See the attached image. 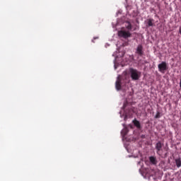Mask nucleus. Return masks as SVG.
Segmentation results:
<instances>
[{
	"mask_svg": "<svg viewBox=\"0 0 181 181\" xmlns=\"http://www.w3.org/2000/svg\"><path fill=\"white\" fill-rule=\"evenodd\" d=\"M136 53L139 54V56H143L144 55V47H142L141 45H139Z\"/></svg>",
	"mask_w": 181,
	"mask_h": 181,
	"instance_id": "nucleus-4",
	"label": "nucleus"
},
{
	"mask_svg": "<svg viewBox=\"0 0 181 181\" xmlns=\"http://www.w3.org/2000/svg\"><path fill=\"white\" fill-rule=\"evenodd\" d=\"M147 26L149 28L153 26V19L149 18L147 20Z\"/></svg>",
	"mask_w": 181,
	"mask_h": 181,
	"instance_id": "nucleus-9",
	"label": "nucleus"
},
{
	"mask_svg": "<svg viewBox=\"0 0 181 181\" xmlns=\"http://www.w3.org/2000/svg\"><path fill=\"white\" fill-rule=\"evenodd\" d=\"M156 149L157 150V153H159V151H160V149H162V143L160 141H158L156 144Z\"/></svg>",
	"mask_w": 181,
	"mask_h": 181,
	"instance_id": "nucleus-7",
	"label": "nucleus"
},
{
	"mask_svg": "<svg viewBox=\"0 0 181 181\" xmlns=\"http://www.w3.org/2000/svg\"><path fill=\"white\" fill-rule=\"evenodd\" d=\"M94 39H98V37H94Z\"/></svg>",
	"mask_w": 181,
	"mask_h": 181,
	"instance_id": "nucleus-15",
	"label": "nucleus"
},
{
	"mask_svg": "<svg viewBox=\"0 0 181 181\" xmlns=\"http://www.w3.org/2000/svg\"><path fill=\"white\" fill-rule=\"evenodd\" d=\"M141 138H145V136H141Z\"/></svg>",
	"mask_w": 181,
	"mask_h": 181,
	"instance_id": "nucleus-14",
	"label": "nucleus"
},
{
	"mask_svg": "<svg viewBox=\"0 0 181 181\" xmlns=\"http://www.w3.org/2000/svg\"><path fill=\"white\" fill-rule=\"evenodd\" d=\"M158 71H160V73H165V71L168 70V64H166V62H162L158 65Z\"/></svg>",
	"mask_w": 181,
	"mask_h": 181,
	"instance_id": "nucleus-3",
	"label": "nucleus"
},
{
	"mask_svg": "<svg viewBox=\"0 0 181 181\" xmlns=\"http://www.w3.org/2000/svg\"><path fill=\"white\" fill-rule=\"evenodd\" d=\"M118 36L119 37H123L124 39H128V37H131L132 34L129 31L120 30L118 31Z\"/></svg>",
	"mask_w": 181,
	"mask_h": 181,
	"instance_id": "nucleus-2",
	"label": "nucleus"
},
{
	"mask_svg": "<svg viewBox=\"0 0 181 181\" xmlns=\"http://www.w3.org/2000/svg\"><path fill=\"white\" fill-rule=\"evenodd\" d=\"M130 77L133 81H136L141 78V72L135 69H129Z\"/></svg>",
	"mask_w": 181,
	"mask_h": 181,
	"instance_id": "nucleus-1",
	"label": "nucleus"
},
{
	"mask_svg": "<svg viewBox=\"0 0 181 181\" xmlns=\"http://www.w3.org/2000/svg\"><path fill=\"white\" fill-rule=\"evenodd\" d=\"M155 118H156V119L160 118V112H158L155 116Z\"/></svg>",
	"mask_w": 181,
	"mask_h": 181,
	"instance_id": "nucleus-13",
	"label": "nucleus"
},
{
	"mask_svg": "<svg viewBox=\"0 0 181 181\" xmlns=\"http://www.w3.org/2000/svg\"><path fill=\"white\" fill-rule=\"evenodd\" d=\"M128 129H124L122 131V134L123 135V136H125L127 134H128Z\"/></svg>",
	"mask_w": 181,
	"mask_h": 181,
	"instance_id": "nucleus-12",
	"label": "nucleus"
},
{
	"mask_svg": "<svg viewBox=\"0 0 181 181\" xmlns=\"http://www.w3.org/2000/svg\"><path fill=\"white\" fill-rule=\"evenodd\" d=\"M115 87L117 91H119V90H121V78L119 77H117V80L115 83Z\"/></svg>",
	"mask_w": 181,
	"mask_h": 181,
	"instance_id": "nucleus-5",
	"label": "nucleus"
},
{
	"mask_svg": "<svg viewBox=\"0 0 181 181\" xmlns=\"http://www.w3.org/2000/svg\"><path fill=\"white\" fill-rule=\"evenodd\" d=\"M133 124L134 127H136V128H138V129H141V123L139 122V121L134 119L133 120Z\"/></svg>",
	"mask_w": 181,
	"mask_h": 181,
	"instance_id": "nucleus-8",
	"label": "nucleus"
},
{
	"mask_svg": "<svg viewBox=\"0 0 181 181\" xmlns=\"http://www.w3.org/2000/svg\"><path fill=\"white\" fill-rule=\"evenodd\" d=\"M92 42L94 43V40H92Z\"/></svg>",
	"mask_w": 181,
	"mask_h": 181,
	"instance_id": "nucleus-16",
	"label": "nucleus"
},
{
	"mask_svg": "<svg viewBox=\"0 0 181 181\" xmlns=\"http://www.w3.org/2000/svg\"><path fill=\"white\" fill-rule=\"evenodd\" d=\"M126 23L127 24L126 25V28L127 30H132V24L129 21H126Z\"/></svg>",
	"mask_w": 181,
	"mask_h": 181,
	"instance_id": "nucleus-11",
	"label": "nucleus"
},
{
	"mask_svg": "<svg viewBox=\"0 0 181 181\" xmlns=\"http://www.w3.org/2000/svg\"><path fill=\"white\" fill-rule=\"evenodd\" d=\"M175 165L177 168H181V159L180 158H178L175 159Z\"/></svg>",
	"mask_w": 181,
	"mask_h": 181,
	"instance_id": "nucleus-10",
	"label": "nucleus"
},
{
	"mask_svg": "<svg viewBox=\"0 0 181 181\" xmlns=\"http://www.w3.org/2000/svg\"><path fill=\"white\" fill-rule=\"evenodd\" d=\"M149 161L151 165H157L158 164V160H156V157H155V156H150Z\"/></svg>",
	"mask_w": 181,
	"mask_h": 181,
	"instance_id": "nucleus-6",
	"label": "nucleus"
}]
</instances>
